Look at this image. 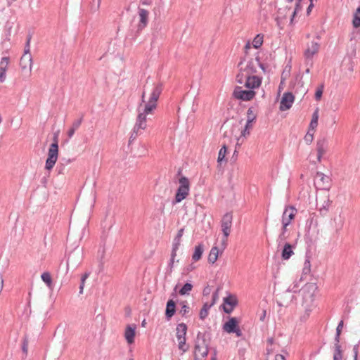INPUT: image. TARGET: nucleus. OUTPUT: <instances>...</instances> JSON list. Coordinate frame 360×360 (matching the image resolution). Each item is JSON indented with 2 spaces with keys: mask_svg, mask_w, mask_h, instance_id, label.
<instances>
[{
  "mask_svg": "<svg viewBox=\"0 0 360 360\" xmlns=\"http://www.w3.org/2000/svg\"><path fill=\"white\" fill-rule=\"evenodd\" d=\"M41 278L43 281V282H44L46 284V285L48 287L51 288V286L53 285V281H52L51 274L49 272H48V271L44 272L41 275Z\"/></svg>",
  "mask_w": 360,
  "mask_h": 360,
  "instance_id": "34",
  "label": "nucleus"
},
{
  "mask_svg": "<svg viewBox=\"0 0 360 360\" xmlns=\"http://www.w3.org/2000/svg\"><path fill=\"white\" fill-rule=\"evenodd\" d=\"M219 288H217V290L212 293V302L210 303V304H212V306H213L216 303L217 300L219 298Z\"/></svg>",
  "mask_w": 360,
  "mask_h": 360,
  "instance_id": "55",
  "label": "nucleus"
},
{
  "mask_svg": "<svg viewBox=\"0 0 360 360\" xmlns=\"http://www.w3.org/2000/svg\"><path fill=\"white\" fill-rule=\"evenodd\" d=\"M276 21L278 25L283 29V26L288 21L289 25L292 24V11L291 8L286 6L285 8H279L278 11V15L276 17Z\"/></svg>",
  "mask_w": 360,
  "mask_h": 360,
  "instance_id": "5",
  "label": "nucleus"
},
{
  "mask_svg": "<svg viewBox=\"0 0 360 360\" xmlns=\"http://www.w3.org/2000/svg\"><path fill=\"white\" fill-rule=\"evenodd\" d=\"M146 121L136 120L134 129L139 131L141 129H146Z\"/></svg>",
  "mask_w": 360,
  "mask_h": 360,
  "instance_id": "45",
  "label": "nucleus"
},
{
  "mask_svg": "<svg viewBox=\"0 0 360 360\" xmlns=\"http://www.w3.org/2000/svg\"><path fill=\"white\" fill-rule=\"evenodd\" d=\"M219 254V250L217 246H214L212 248L210 254L208 255V262L214 264L218 259Z\"/></svg>",
  "mask_w": 360,
  "mask_h": 360,
  "instance_id": "26",
  "label": "nucleus"
},
{
  "mask_svg": "<svg viewBox=\"0 0 360 360\" xmlns=\"http://www.w3.org/2000/svg\"><path fill=\"white\" fill-rule=\"evenodd\" d=\"M263 39H264V35L262 34H257L252 41L253 47L255 49L260 48L263 44Z\"/></svg>",
  "mask_w": 360,
  "mask_h": 360,
  "instance_id": "35",
  "label": "nucleus"
},
{
  "mask_svg": "<svg viewBox=\"0 0 360 360\" xmlns=\"http://www.w3.org/2000/svg\"><path fill=\"white\" fill-rule=\"evenodd\" d=\"M212 304L205 302L199 313V318L201 320H204L208 316V311L212 307Z\"/></svg>",
  "mask_w": 360,
  "mask_h": 360,
  "instance_id": "29",
  "label": "nucleus"
},
{
  "mask_svg": "<svg viewBox=\"0 0 360 360\" xmlns=\"http://www.w3.org/2000/svg\"><path fill=\"white\" fill-rule=\"evenodd\" d=\"M243 71L247 73V75H254L257 73V67L253 61V59L251 58L248 62L245 68H243Z\"/></svg>",
  "mask_w": 360,
  "mask_h": 360,
  "instance_id": "28",
  "label": "nucleus"
},
{
  "mask_svg": "<svg viewBox=\"0 0 360 360\" xmlns=\"http://www.w3.org/2000/svg\"><path fill=\"white\" fill-rule=\"evenodd\" d=\"M32 37V33L29 32L26 37V43L25 45L24 54H30V41Z\"/></svg>",
  "mask_w": 360,
  "mask_h": 360,
  "instance_id": "42",
  "label": "nucleus"
},
{
  "mask_svg": "<svg viewBox=\"0 0 360 360\" xmlns=\"http://www.w3.org/2000/svg\"><path fill=\"white\" fill-rule=\"evenodd\" d=\"M243 68H240L239 72L237 74L236 77V81L238 84H245L246 80L247 73L245 75Z\"/></svg>",
  "mask_w": 360,
  "mask_h": 360,
  "instance_id": "37",
  "label": "nucleus"
},
{
  "mask_svg": "<svg viewBox=\"0 0 360 360\" xmlns=\"http://www.w3.org/2000/svg\"><path fill=\"white\" fill-rule=\"evenodd\" d=\"M202 352H194V360H204L206 356H202Z\"/></svg>",
  "mask_w": 360,
  "mask_h": 360,
  "instance_id": "59",
  "label": "nucleus"
},
{
  "mask_svg": "<svg viewBox=\"0 0 360 360\" xmlns=\"http://www.w3.org/2000/svg\"><path fill=\"white\" fill-rule=\"evenodd\" d=\"M304 139L307 144H310L314 139V131L309 130L304 136Z\"/></svg>",
  "mask_w": 360,
  "mask_h": 360,
  "instance_id": "51",
  "label": "nucleus"
},
{
  "mask_svg": "<svg viewBox=\"0 0 360 360\" xmlns=\"http://www.w3.org/2000/svg\"><path fill=\"white\" fill-rule=\"evenodd\" d=\"M179 186L176 189L174 198L172 201V204L175 205L186 199L189 194L190 183L188 179L186 176H181L179 179Z\"/></svg>",
  "mask_w": 360,
  "mask_h": 360,
  "instance_id": "4",
  "label": "nucleus"
},
{
  "mask_svg": "<svg viewBox=\"0 0 360 360\" xmlns=\"http://www.w3.org/2000/svg\"><path fill=\"white\" fill-rule=\"evenodd\" d=\"M82 121H83V115H82L79 119H77L73 122L72 127L77 130L80 127Z\"/></svg>",
  "mask_w": 360,
  "mask_h": 360,
  "instance_id": "56",
  "label": "nucleus"
},
{
  "mask_svg": "<svg viewBox=\"0 0 360 360\" xmlns=\"http://www.w3.org/2000/svg\"><path fill=\"white\" fill-rule=\"evenodd\" d=\"M311 271V264L308 259H305L302 269V273L304 275H308Z\"/></svg>",
  "mask_w": 360,
  "mask_h": 360,
  "instance_id": "48",
  "label": "nucleus"
},
{
  "mask_svg": "<svg viewBox=\"0 0 360 360\" xmlns=\"http://www.w3.org/2000/svg\"><path fill=\"white\" fill-rule=\"evenodd\" d=\"M181 239H180L179 237H178V238L174 237V238L173 240V243H172V252H174V253L177 252V250L181 245Z\"/></svg>",
  "mask_w": 360,
  "mask_h": 360,
  "instance_id": "49",
  "label": "nucleus"
},
{
  "mask_svg": "<svg viewBox=\"0 0 360 360\" xmlns=\"http://www.w3.org/2000/svg\"><path fill=\"white\" fill-rule=\"evenodd\" d=\"M292 255V245L290 243H285L281 248V259L288 260Z\"/></svg>",
  "mask_w": 360,
  "mask_h": 360,
  "instance_id": "21",
  "label": "nucleus"
},
{
  "mask_svg": "<svg viewBox=\"0 0 360 360\" xmlns=\"http://www.w3.org/2000/svg\"><path fill=\"white\" fill-rule=\"evenodd\" d=\"M176 313V302L173 299H169L167 302L166 309H165V319L167 321H169L172 317Z\"/></svg>",
  "mask_w": 360,
  "mask_h": 360,
  "instance_id": "19",
  "label": "nucleus"
},
{
  "mask_svg": "<svg viewBox=\"0 0 360 360\" xmlns=\"http://www.w3.org/2000/svg\"><path fill=\"white\" fill-rule=\"evenodd\" d=\"M252 123L253 122L247 120L244 129L241 132L242 136H245L247 134H250V130L252 128Z\"/></svg>",
  "mask_w": 360,
  "mask_h": 360,
  "instance_id": "47",
  "label": "nucleus"
},
{
  "mask_svg": "<svg viewBox=\"0 0 360 360\" xmlns=\"http://www.w3.org/2000/svg\"><path fill=\"white\" fill-rule=\"evenodd\" d=\"M193 286L191 283H186L179 290L178 293L180 295H189Z\"/></svg>",
  "mask_w": 360,
  "mask_h": 360,
  "instance_id": "31",
  "label": "nucleus"
},
{
  "mask_svg": "<svg viewBox=\"0 0 360 360\" xmlns=\"http://www.w3.org/2000/svg\"><path fill=\"white\" fill-rule=\"evenodd\" d=\"M203 252L204 245L202 243H200L195 247L194 252L192 255V260L195 262L199 261L202 258Z\"/></svg>",
  "mask_w": 360,
  "mask_h": 360,
  "instance_id": "22",
  "label": "nucleus"
},
{
  "mask_svg": "<svg viewBox=\"0 0 360 360\" xmlns=\"http://www.w3.org/2000/svg\"><path fill=\"white\" fill-rule=\"evenodd\" d=\"M136 326L135 324L127 325L125 328L124 338L127 342L129 345H131L134 342V339L136 336Z\"/></svg>",
  "mask_w": 360,
  "mask_h": 360,
  "instance_id": "18",
  "label": "nucleus"
},
{
  "mask_svg": "<svg viewBox=\"0 0 360 360\" xmlns=\"http://www.w3.org/2000/svg\"><path fill=\"white\" fill-rule=\"evenodd\" d=\"M179 344L178 348L182 351V353H185L189 349V345H186V338L177 339Z\"/></svg>",
  "mask_w": 360,
  "mask_h": 360,
  "instance_id": "38",
  "label": "nucleus"
},
{
  "mask_svg": "<svg viewBox=\"0 0 360 360\" xmlns=\"http://www.w3.org/2000/svg\"><path fill=\"white\" fill-rule=\"evenodd\" d=\"M239 320L236 317L228 316V321L223 326L222 329L227 333L231 334L232 332L239 327Z\"/></svg>",
  "mask_w": 360,
  "mask_h": 360,
  "instance_id": "16",
  "label": "nucleus"
},
{
  "mask_svg": "<svg viewBox=\"0 0 360 360\" xmlns=\"http://www.w3.org/2000/svg\"><path fill=\"white\" fill-rule=\"evenodd\" d=\"M335 227L338 229H342L343 226V219H342L341 216L339 215L338 217H334L333 219Z\"/></svg>",
  "mask_w": 360,
  "mask_h": 360,
  "instance_id": "50",
  "label": "nucleus"
},
{
  "mask_svg": "<svg viewBox=\"0 0 360 360\" xmlns=\"http://www.w3.org/2000/svg\"><path fill=\"white\" fill-rule=\"evenodd\" d=\"M20 66L22 72L30 75L32 66V58L31 54H23L20 60Z\"/></svg>",
  "mask_w": 360,
  "mask_h": 360,
  "instance_id": "14",
  "label": "nucleus"
},
{
  "mask_svg": "<svg viewBox=\"0 0 360 360\" xmlns=\"http://www.w3.org/2000/svg\"><path fill=\"white\" fill-rule=\"evenodd\" d=\"M10 58L8 56L1 58L0 61V82L2 83L6 80V72L8 69Z\"/></svg>",
  "mask_w": 360,
  "mask_h": 360,
  "instance_id": "20",
  "label": "nucleus"
},
{
  "mask_svg": "<svg viewBox=\"0 0 360 360\" xmlns=\"http://www.w3.org/2000/svg\"><path fill=\"white\" fill-rule=\"evenodd\" d=\"M300 76L298 75L297 77V83H296V85L298 86V88L297 89H300V96L302 97L307 91V87L304 86V82L302 80V77H300V79H298V77ZM295 85V84H294V86Z\"/></svg>",
  "mask_w": 360,
  "mask_h": 360,
  "instance_id": "33",
  "label": "nucleus"
},
{
  "mask_svg": "<svg viewBox=\"0 0 360 360\" xmlns=\"http://www.w3.org/2000/svg\"><path fill=\"white\" fill-rule=\"evenodd\" d=\"M228 152V148L226 145H224L219 151L218 158H217V163L218 165H220L222 162H227V159L226 158V155Z\"/></svg>",
  "mask_w": 360,
  "mask_h": 360,
  "instance_id": "27",
  "label": "nucleus"
},
{
  "mask_svg": "<svg viewBox=\"0 0 360 360\" xmlns=\"http://www.w3.org/2000/svg\"><path fill=\"white\" fill-rule=\"evenodd\" d=\"M162 91V84H158L153 89L152 93L150 94V101H152L153 102L157 103L160 95L161 94Z\"/></svg>",
  "mask_w": 360,
  "mask_h": 360,
  "instance_id": "24",
  "label": "nucleus"
},
{
  "mask_svg": "<svg viewBox=\"0 0 360 360\" xmlns=\"http://www.w3.org/2000/svg\"><path fill=\"white\" fill-rule=\"evenodd\" d=\"M323 91V85H320L316 90L315 92V99L319 101L321 98L322 94Z\"/></svg>",
  "mask_w": 360,
  "mask_h": 360,
  "instance_id": "52",
  "label": "nucleus"
},
{
  "mask_svg": "<svg viewBox=\"0 0 360 360\" xmlns=\"http://www.w3.org/2000/svg\"><path fill=\"white\" fill-rule=\"evenodd\" d=\"M342 328H343V321H341L338 323V326L337 329H336V336H335V344H338L339 345L340 335V333H341Z\"/></svg>",
  "mask_w": 360,
  "mask_h": 360,
  "instance_id": "46",
  "label": "nucleus"
},
{
  "mask_svg": "<svg viewBox=\"0 0 360 360\" xmlns=\"http://www.w3.org/2000/svg\"><path fill=\"white\" fill-rule=\"evenodd\" d=\"M330 181L329 176L320 172L316 173L314 178L316 185L322 189H328L329 188Z\"/></svg>",
  "mask_w": 360,
  "mask_h": 360,
  "instance_id": "15",
  "label": "nucleus"
},
{
  "mask_svg": "<svg viewBox=\"0 0 360 360\" xmlns=\"http://www.w3.org/2000/svg\"><path fill=\"white\" fill-rule=\"evenodd\" d=\"M22 352L25 355L27 354V351H28V340H27V338L26 337L24 338L23 340H22Z\"/></svg>",
  "mask_w": 360,
  "mask_h": 360,
  "instance_id": "53",
  "label": "nucleus"
},
{
  "mask_svg": "<svg viewBox=\"0 0 360 360\" xmlns=\"http://www.w3.org/2000/svg\"><path fill=\"white\" fill-rule=\"evenodd\" d=\"M187 329H188V327L186 323H179L176 326V338L177 339L186 338V333H187Z\"/></svg>",
  "mask_w": 360,
  "mask_h": 360,
  "instance_id": "23",
  "label": "nucleus"
},
{
  "mask_svg": "<svg viewBox=\"0 0 360 360\" xmlns=\"http://www.w3.org/2000/svg\"><path fill=\"white\" fill-rule=\"evenodd\" d=\"M292 105V91H287L283 94L280 101L279 110L285 111Z\"/></svg>",
  "mask_w": 360,
  "mask_h": 360,
  "instance_id": "13",
  "label": "nucleus"
},
{
  "mask_svg": "<svg viewBox=\"0 0 360 360\" xmlns=\"http://www.w3.org/2000/svg\"><path fill=\"white\" fill-rule=\"evenodd\" d=\"M176 256V253L174 252H174H171L170 259L168 263L167 269V271L170 273L172 271Z\"/></svg>",
  "mask_w": 360,
  "mask_h": 360,
  "instance_id": "44",
  "label": "nucleus"
},
{
  "mask_svg": "<svg viewBox=\"0 0 360 360\" xmlns=\"http://www.w3.org/2000/svg\"><path fill=\"white\" fill-rule=\"evenodd\" d=\"M317 289L318 286L316 283H307L300 290L299 293L302 297V305L304 309V315L300 316L301 321H306L309 316Z\"/></svg>",
  "mask_w": 360,
  "mask_h": 360,
  "instance_id": "1",
  "label": "nucleus"
},
{
  "mask_svg": "<svg viewBox=\"0 0 360 360\" xmlns=\"http://www.w3.org/2000/svg\"><path fill=\"white\" fill-rule=\"evenodd\" d=\"M139 132L137 130L133 129L132 130V132L131 134V136L129 137V142H131L132 141H134V139H136V138L139 135Z\"/></svg>",
  "mask_w": 360,
  "mask_h": 360,
  "instance_id": "58",
  "label": "nucleus"
},
{
  "mask_svg": "<svg viewBox=\"0 0 360 360\" xmlns=\"http://www.w3.org/2000/svg\"><path fill=\"white\" fill-rule=\"evenodd\" d=\"M60 162V165H62V166H65L71 162V160L70 159L67 160L65 158H61Z\"/></svg>",
  "mask_w": 360,
  "mask_h": 360,
  "instance_id": "64",
  "label": "nucleus"
},
{
  "mask_svg": "<svg viewBox=\"0 0 360 360\" xmlns=\"http://www.w3.org/2000/svg\"><path fill=\"white\" fill-rule=\"evenodd\" d=\"M342 354L341 347L338 344H335V352L333 354V360H342Z\"/></svg>",
  "mask_w": 360,
  "mask_h": 360,
  "instance_id": "39",
  "label": "nucleus"
},
{
  "mask_svg": "<svg viewBox=\"0 0 360 360\" xmlns=\"http://www.w3.org/2000/svg\"><path fill=\"white\" fill-rule=\"evenodd\" d=\"M233 95L236 99L249 101L255 98L256 92L250 89L243 90L240 86H236Z\"/></svg>",
  "mask_w": 360,
  "mask_h": 360,
  "instance_id": "8",
  "label": "nucleus"
},
{
  "mask_svg": "<svg viewBox=\"0 0 360 360\" xmlns=\"http://www.w3.org/2000/svg\"><path fill=\"white\" fill-rule=\"evenodd\" d=\"M318 120H319V112L318 110H316L312 115V119L311 120L310 124H309V129L311 131H314V129L316 128L318 125Z\"/></svg>",
  "mask_w": 360,
  "mask_h": 360,
  "instance_id": "32",
  "label": "nucleus"
},
{
  "mask_svg": "<svg viewBox=\"0 0 360 360\" xmlns=\"http://www.w3.org/2000/svg\"><path fill=\"white\" fill-rule=\"evenodd\" d=\"M180 305H181V309L179 311V313L183 316H187L188 314L189 313L190 311V308L188 307V302L187 301H181L179 302Z\"/></svg>",
  "mask_w": 360,
  "mask_h": 360,
  "instance_id": "36",
  "label": "nucleus"
},
{
  "mask_svg": "<svg viewBox=\"0 0 360 360\" xmlns=\"http://www.w3.org/2000/svg\"><path fill=\"white\" fill-rule=\"evenodd\" d=\"M320 44L318 41L312 40L307 43V47L304 50V57L306 60H310L316 55L319 50Z\"/></svg>",
  "mask_w": 360,
  "mask_h": 360,
  "instance_id": "10",
  "label": "nucleus"
},
{
  "mask_svg": "<svg viewBox=\"0 0 360 360\" xmlns=\"http://www.w3.org/2000/svg\"><path fill=\"white\" fill-rule=\"evenodd\" d=\"M330 205V201L328 199L326 202V205H323L322 207L320 208V210L322 211L324 210L325 211H327L328 210V207Z\"/></svg>",
  "mask_w": 360,
  "mask_h": 360,
  "instance_id": "63",
  "label": "nucleus"
},
{
  "mask_svg": "<svg viewBox=\"0 0 360 360\" xmlns=\"http://www.w3.org/2000/svg\"><path fill=\"white\" fill-rule=\"evenodd\" d=\"M101 0H92L91 2V11L95 13L98 11L101 6Z\"/></svg>",
  "mask_w": 360,
  "mask_h": 360,
  "instance_id": "43",
  "label": "nucleus"
},
{
  "mask_svg": "<svg viewBox=\"0 0 360 360\" xmlns=\"http://www.w3.org/2000/svg\"><path fill=\"white\" fill-rule=\"evenodd\" d=\"M328 140L326 137L319 139L316 142V160L321 162L328 150Z\"/></svg>",
  "mask_w": 360,
  "mask_h": 360,
  "instance_id": "7",
  "label": "nucleus"
},
{
  "mask_svg": "<svg viewBox=\"0 0 360 360\" xmlns=\"http://www.w3.org/2000/svg\"><path fill=\"white\" fill-rule=\"evenodd\" d=\"M238 304V300L236 295L228 293L227 296L223 298V304L221 307L224 313L230 314Z\"/></svg>",
  "mask_w": 360,
  "mask_h": 360,
  "instance_id": "6",
  "label": "nucleus"
},
{
  "mask_svg": "<svg viewBox=\"0 0 360 360\" xmlns=\"http://www.w3.org/2000/svg\"><path fill=\"white\" fill-rule=\"evenodd\" d=\"M232 333L236 334L237 337H241L243 335V333L241 330L240 329V327H238L236 330H234Z\"/></svg>",
  "mask_w": 360,
  "mask_h": 360,
  "instance_id": "62",
  "label": "nucleus"
},
{
  "mask_svg": "<svg viewBox=\"0 0 360 360\" xmlns=\"http://www.w3.org/2000/svg\"><path fill=\"white\" fill-rule=\"evenodd\" d=\"M284 86H285V82L281 81L278 88L277 97L280 96L281 92L283 89Z\"/></svg>",
  "mask_w": 360,
  "mask_h": 360,
  "instance_id": "61",
  "label": "nucleus"
},
{
  "mask_svg": "<svg viewBox=\"0 0 360 360\" xmlns=\"http://www.w3.org/2000/svg\"><path fill=\"white\" fill-rule=\"evenodd\" d=\"M211 340L212 333L210 331V327L208 328V330L204 332L199 331L195 340V353L202 352V354H203L202 356H207L210 351Z\"/></svg>",
  "mask_w": 360,
  "mask_h": 360,
  "instance_id": "2",
  "label": "nucleus"
},
{
  "mask_svg": "<svg viewBox=\"0 0 360 360\" xmlns=\"http://www.w3.org/2000/svg\"><path fill=\"white\" fill-rule=\"evenodd\" d=\"M195 269V266L193 264H190L183 269L182 274H187L193 271Z\"/></svg>",
  "mask_w": 360,
  "mask_h": 360,
  "instance_id": "54",
  "label": "nucleus"
},
{
  "mask_svg": "<svg viewBox=\"0 0 360 360\" xmlns=\"http://www.w3.org/2000/svg\"><path fill=\"white\" fill-rule=\"evenodd\" d=\"M138 13L140 17V20L137 28V32L139 33L147 26L149 12L147 10L139 7Z\"/></svg>",
  "mask_w": 360,
  "mask_h": 360,
  "instance_id": "17",
  "label": "nucleus"
},
{
  "mask_svg": "<svg viewBox=\"0 0 360 360\" xmlns=\"http://www.w3.org/2000/svg\"><path fill=\"white\" fill-rule=\"evenodd\" d=\"M59 131H57L53 133V142L50 145V147L48 150V157L46 160L45 169L46 170H51L58 157V136H59Z\"/></svg>",
  "mask_w": 360,
  "mask_h": 360,
  "instance_id": "3",
  "label": "nucleus"
},
{
  "mask_svg": "<svg viewBox=\"0 0 360 360\" xmlns=\"http://www.w3.org/2000/svg\"><path fill=\"white\" fill-rule=\"evenodd\" d=\"M288 238L287 236H285V233H281L279 236H278V248H280L282 246V243L283 242Z\"/></svg>",
  "mask_w": 360,
  "mask_h": 360,
  "instance_id": "57",
  "label": "nucleus"
},
{
  "mask_svg": "<svg viewBox=\"0 0 360 360\" xmlns=\"http://www.w3.org/2000/svg\"><path fill=\"white\" fill-rule=\"evenodd\" d=\"M146 115L144 112H140L137 116L136 120L146 121Z\"/></svg>",
  "mask_w": 360,
  "mask_h": 360,
  "instance_id": "60",
  "label": "nucleus"
},
{
  "mask_svg": "<svg viewBox=\"0 0 360 360\" xmlns=\"http://www.w3.org/2000/svg\"><path fill=\"white\" fill-rule=\"evenodd\" d=\"M233 215L231 212H226L222 217L221 221V231L224 235L223 242L224 243L231 233V228L232 225Z\"/></svg>",
  "mask_w": 360,
  "mask_h": 360,
  "instance_id": "9",
  "label": "nucleus"
},
{
  "mask_svg": "<svg viewBox=\"0 0 360 360\" xmlns=\"http://www.w3.org/2000/svg\"><path fill=\"white\" fill-rule=\"evenodd\" d=\"M352 25L355 28L360 27V7H358L353 14Z\"/></svg>",
  "mask_w": 360,
  "mask_h": 360,
  "instance_id": "30",
  "label": "nucleus"
},
{
  "mask_svg": "<svg viewBox=\"0 0 360 360\" xmlns=\"http://www.w3.org/2000/svg\"><path fill=\"white\" fill-rule=\"evenodd\" d=\"M262 81V77L254 75H248L246 77L244 86L247 89L254 90L255 89L259 88L260 86Z\"/></svg>",
  "mask_w": 360,
  "mask_h": 360,
  "instance_id": "12",
  "label": "nucleus"
},
{
  "mask_svg": "<svg viewBox=\"0 0 360 360\" xmlns=\"http://www.w3.org/2000/svg\"><path fill=\"white\" fill-rule=\"evenodd\" d=\"M291 60L292 58L290 57L288 63L287 64L281 74V81L285 82L287 77H288L291 68V66L289 65V63L291 62Z\"/></svg>",
  "mask_w": 360,
  "mask_h": 360,
  "instance_id": "41",
  "label": "nucleus"
},
{
  "mask_svg": "<svg viewBox=\"0 0 360 360\" xmlns=\"http://www.w3.org/2000/svg\"><path fill=\"white\" fill-rule=\"evenodd\" d=\"M257 106H251L247 111V120L255 122L257 117Z\"/></svg>",
  "mask_w": 360,
  "mask_h": 360,
  "instance_id": "25",
  "label": "nucleus"
},
{
  "mask_svg": "<svg viewBox=\"0 0 360 360\" xmlns=\"http://www.w3.org/2000/svg\"><path fill=\"white\" fill-rule=\"evenodd\" d=\"M292 220V205H288L285 207V211L282 216V231L281 233H285L287 226L291 223Z\"/></svg>",
  "mask_w": 360,
  "mask_h": 360,
  "instance_id": "11",
  "label": "nucleus"
},
{
  "mask_svg": "<svg viewBox=\"0 0 360 360\" xmlns=\"http://www.w3.org/2000/svg\"><path fill=\"white\" fill-rule=\"evenodd\" d=\"M157 107V103L152 101H148V103L146 104L143 112L147 115L150 113Z\"/></svg>",
  "mask_w": 360,
  "mask_h": 360,
  "instance_id": "40",
  "label": "nucleus"
}]
</instances>
